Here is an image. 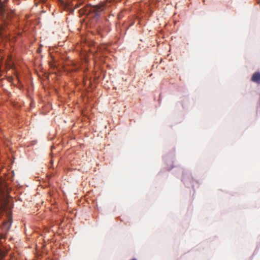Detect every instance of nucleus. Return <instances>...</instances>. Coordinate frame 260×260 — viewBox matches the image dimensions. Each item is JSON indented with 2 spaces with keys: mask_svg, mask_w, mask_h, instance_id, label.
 Masks as SVG:
<instances>
[{
  "mask_svg": "<svg viewBox=\"0 0 260 260\" xmlns=\"http://www.w3.org/2000/svg\"><path fill=\"white\" fill-rule=\"evenodd\" d=\"M106 8L105 4L100 3L96 5H87L84 7V13L86 14H90L91 16L98 19L101 15L102 13L105 10Z\"/></svg>",
  "mask_w": 260,
  "mask_h": 260,
  "instance_id": "nucleus-1",
  "label": "nucleus"
},
{
  "mask_svg": "<svg viewBox=\"0 0 260 260\" xmlns=\"http://www.w3.org/2000/svg\"><path fill=\"white\" fill-rule=\"evenodd\" d=\"M6 189L3 183L0 181V202L6 197Z\"/></svg>",
  "mask_w": 260,
  "mask_h": 260,
  "instance_id": "nucleus-2",
  "label": "nucleus"
},
{
  "mask_svg": "<svg viewBox=\"0 0 260 260\" xmlns=\"http://www.w3.org/2000/svg\"><path fill=\"white\" fill-rule=\"evenodd\" d=\"M251 81L258 84H260V72H255L251 78Z\"/></svg>",
  "mask_w": 260,
  "mask_h": 260,
  "instance_id": "nucleus-3",
  "label": "nucleus"
},
{
  "mask_svg": "<svg viewBox=\"0 0 260 260\" xmlns=\"http://www.w3.org/2000/svg\"><path fill=\"white\" fill-rule=\"evenodd\" d=\"M84 3V0H78L77 4L75 5V8L78 9L80 8Z\"/></svg>",
  "mask_w": 260,
  "mask_h": 260,
  "instance_id": "nucleus-4",
  "label": "nucleus"
},
{
  "mask_svg": "<svg viewBox=\"0 0 260 260\" xmlns=\"http://www.w3.org/2000/svg\"><path fill=\"white\" fill-rule=\"evenodd\" d=\"M4 11L3 6L2 5H0V13H2Z\"/></svg>",
  "mask_w": 260,
  "mask_h": 260,
  "instance_id": "nucleus-5",
  "label": "nucleus"
}]
</instances>
